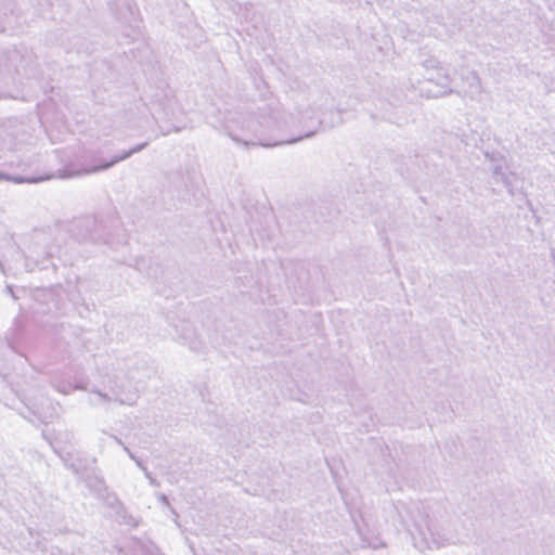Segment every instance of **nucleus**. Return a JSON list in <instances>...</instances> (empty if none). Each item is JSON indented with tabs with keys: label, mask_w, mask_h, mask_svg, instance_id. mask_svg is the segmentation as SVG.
I'll list each match as a JSON object with an SVG mask.
<instances>
[{
	"label": "nucleus",
	"mask_w": 555,
	"mask_h": 555,
	"mask_svg": "<svg viewBox=\"0 0 555 555\" xmlns=\"http://www.w3.org/2000/svg\"><path fill=\"white\" fill-rule=\"evenodd\" d=\"M126 157H127V155H124V156H121V157L115 158V159H113V160H112V162H109V163H106V164H103V165L99 166L98 168H95V170H103V169H107V168H109L112 165L116 164L117 162H119V160H121V159H124V158H126Z\"/></svg>",
	"instance_id": "nucleus-1"
}]
</instances>
